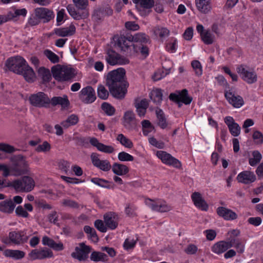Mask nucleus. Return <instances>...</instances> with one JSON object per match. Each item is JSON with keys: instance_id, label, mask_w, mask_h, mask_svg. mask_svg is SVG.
I'll list each match as a JSON object with an SVG mask.
<instances>
[{"instance_id": "f257e3e1", "label": "nucleus", "mask_w": 263, "mask_h": 263, "mask_svg": "<svg viewBox=\"0 0 263 263\" xmlns=\"http://www.w3.org/2000/svg\"><path fill=\"white\" fill-rule=\"evenodd\" d=\"M125 71L119 68L108 73L106 85L111 95L117 99H123L127 92L128 84L124 80Z\"/></svg>"}, {"instance_id": "f03ea898", "label": "nucleus", "mask_w": 263, "mask_h": 263, "mask_svg": "<svg viewBox=\"0 0 263 263\" xmlns=\"http://www.w3.org/2000/svg\"><path fill=\"white\" fill-rule=\"evenodd\" d=\"M8 185L17 193H27L33 189L35 182L31 177L25 176L11 182H9Z\"/></svg>"}, {"instance_id": "7ed1b4c3", "label": "nucleus", "mask_w": 263, "mask_h": 263, "mask_svg": "<svg viewBox=\"0 0 263 263\" xmlns=\"http://www.w3.org/2000/svg\"><path fill=\"white\" fill-rule=\"evenodd\" d=\"M12 165L9 166L10 176H20L27 172L28 164L22 155H16L11 159Z\"/></svg>"}, {"instance_id": "20e7f679", "label": "nucleus", "mask_w": 263, "mask_h": 263, "mask_svg": "<svg viewBox=\"0 0 263 263\" xmlns=\"http://www.w3.org/2000/svg\"><path fill=\"white\" fill-rule=\"evenodd\" d=\"M51 72L54 79L59 81L70 80L75 74L73 69L60 65L53 66L51 68Z\"/></svg>"}, {"instance_id": "39448f33", "label": "nucleus", "mask_w": 263, "mask_h": 263, "mask_svg": "<svg viewBox=\"0 0 263 263\" xmlns=\"http://www.w3.org/2000/svg\"><path fill=\"white\" fill-rule=\"evenodd\" d=\"M28 239V237L24 231H14L10 232L8 236L3 238L2 241L7 245L11 244L18 245L27 242Z\"/></svg>"}, {"instance_id": "423d86ee", "label": "nucleus", "mask_w": 263, "mask_h": 263, "mask_svg": "<svg viewBox=\"0 0 263 263\" xmlns=\"http://www.w3.org/2000/svg\"><path fill=\"white\" fill-rule=\"evenodd\" d=\"M30 103L36 107H47L50 103V99L47 95L43 92H38L31 95L29 97Z\"/></svg>"}, {"instance_id": "0eeeda50", "label": "nucleus", "mask_w": 263, "mask_h": 263, "mask_svg": "<svg viewBox=\"0 0 263 263\" xmlns=\"http://www.w3.org/2000/svg\"><path fill=\"white\" fill-rule=\"evenodd\" d=\"M26 64L25 59L20 56L9 58L6 63V66L10 70L17 74L22 72V70L26 67Z\"/></svg>"}, {"instance_id": "6e6552de", "label": "nucleus", "mask_w": 263, "mask_h": 263, "mask_svg": "<svg viewBox=\"0 0 263 263\" xmlns=\"http://www.w3.org/2000/svg\"><path fill=\"white\" fill-rule=\"evenodd\" d=\"M145 203L154 211L163 213L168 212L172 210V206L165 201L162 199L152 200L147 199L145 200Z\"/></svg>"}, {"instance_id": "1a4fd4ad", "label": "nucleus", "mask_w": 263, "mask_h": 263, "mask_svg": "<svg viewBox=\"0 0 263 263\" xmlns=\"http://www.w3.org/2000/svg\"><path fill=\"white\" fill-rule=\"evenodd\" d=\"M105 60L111 65H124L129 63L127 59L120 55L112 50H108L106 53Z\"/></svg>"}, {"instance_id": "9d476101", "label": "nucleus", "mask_w": 263, "mask_h": 263, "mask_svg": "<svg viewBox=\"0 0 263 263\" xmlns=\"http://www.w3.org/2000/svg\"><path fill=\"white\" fill-rule=\"evenodd\" d=\"M156 156L166 165L172 166L176 168H180L181 166V162L178 159L166 152L157 151Z\"/></svg>"}, {"instance_id": "9b49d317", "label": "nucleus", "mask_w": 263, "mask_h": 263, "mask_svg": "<svg viewBox=\"0 0 263 263\" xmlns=\"http://www.w3.org/2000/svg\"><path fill=\"white\" fill-rule=\"evenodd\" d=\"M79 99L84 103L90 104L96 99L94 89L90 86L83 88L79 92Z\"/></svg>"}, {"instance_id": "f8f14e48", "label": "nucleus", "mask_w": 263, "mask_h": 263, "mask_svg": "<svg viewBox=\"0 0 263 263\" xmlns=\"http://www.w3.org/2000/svg\"><path fill=\"white\" fill-rule=\"evenodd\" d=\"M30 260L44 259L53 256L52 251L47 248L32 250L28 254Z\"/></svg>"}, {"instance_id": "ddd939ff", "label": "nucleus", "mask_w": 263, "mask_h": 263, "mask_svg": "<svg viewBox=\"0 0 263 263\" xmlns=\"http://www.w3.org/2000/svg\"><path fill=\"white\" fill-rule=\"evenodd\" d=\"M34 14L42 20L44 23L49 22L54 17V13L52 10L45 7L36 8L34 10Z\"/></svg>"}, {"instance_id": "4468645a", "label": "nucleus", "mask_w": 263, "mask_h": 263, "mask_svg": "<svg viewBox=\"0 0 263 263\" xmlns=\"http://www.w3.org/2000/svg\"><path fill=\"white\" fill-rule=\"evenodd\" d=\"M90 159L93 165L100 170L107 172L111 168L110 162L107 160H101L99 158V154L93 153L90 155Z\"/></svg>"}, {"instance_id": "2eb2a0df", "label": "nucleus", "mask_w": 263, "mask_h": 263, "mask_svg": "<svg viewBox=\"0 0 263 263\" xmlns=\"http://www.w3.org/2000/svg\"><path fill=\"white\" fill-rule=\"evenodd\" d=\"M90 251V248L89 246L81 243L79 247H76L75 251L71 254V256L80 261H83L88 257Z\"/></svg>"}, {"instance_id": "dca6fc26", "label": "nucleus", "mask_w": 263, "mask_h": 263, "mask_svg": "<svg viewBox=\"0 0 263 263\" xmlns=\"http://www.w3.org/2000/svg\"><path fill=\"white\" fill-rule=\"evenodd\" d=\"M169 98L170 100L177 102H182L186 105L190 104L192 100V98L188 96V92L186 89L182 90L178 94L171 93Z\"/></svg>"}, {"instance_id": "f3484780", "label": "nucleus", "mask_w": 263, "mask_h": 263, "mask_svg": "<svg viewBox=\"0 0 263 263\" xmlns=\"http://www.w3.org/2000/svg\"><path fill=\"white\" fill-rule=\"evenodd\" d=\"M224 122L228 127L231 134L234 137L238 136L240 133V127L235 122L233 117L227 116L225 117Z\"/></svg>"}, {"instance_id": "a211bd4d", "label": "nucleus", "mask_w": 263, "mask_h": 263, "mask_svg": "<svg viewBox=\"0 0 263 263\" xmlns=\"http://www.w3.org/2000/svg\"><path fill=\"white\" fill-rule=\"evenodd\" d=\"M89 142L91 145L96 147L98 151L103 153L111 154L115 151L114 148L112 146L105 145L100 142L99 140L95 137L90 138Z\"/></svg>"}, {"instance_id": "6ab92c4d", "label": "nucleus", "mask_w": 263, "mask_h": 263, "mask_svg": "<svg viewBox=\"0 0 263 263\" xmlns=\"http://www.w3.org/2000/svg\"><path fill=\"white\" fill-rule=\"evenodd\" d=\"M224 96L228 102L235 107L239 108L244 103L241 97L235 95L232 91H226Z\"/></svg>"}, {"instance_id": "aec40b11", "label": "nucleus", "mask_w": 263, "mask_h": 263, "mask_svg": "<svg viewBox=\"0 0 263 263\" xmlns=\"http://www.w3.org/2000/svg\"><path fill=\"white\" fill-rule=\"evenodd\" d=\"M232 242L233 241L230 240L228 241H219L213 246L212 251L217 254H221L233 247V244Z\"/></svg>"}, {"instance_id": "412c9836", "label": "nucleus", "mask_w": 263, "mask_h": 263, "mask_svg": "<svg viewBox=\"0 0 263 263\" xmlns=\"http://www.w3.org/2000/svg\"><path fill=\"white\" fill-rule=\"evenodd\" d=\"M123 124L128 129H130L136 126L135 115L132 110L125 112L123 116Z\"/></svg>"}, {"instance_id": "4be33fe9", "label": "nucleus", "mask_w": 263, "mask_h": 263, "mask_svg": "<svg viewBox=\"0 0 263 263\" xmlns=\"http://www.w3.org/2000/svg\"><path fill=\"white\" fill-rule=\"evenodd\" d=\"M192 199L195 205L202 211H206L208 209V205L201 195L199 192H194L191 196Z\"/></svg>"}, {"instance_id": "5701e85b", "label": "nucleus", "mask_w": 263, "mask_h": 263, "mask_svg": "<svg viewBox=\"0 0 263 263\" xmlns=\"http://www.w3.org/2000/svg\"><path fill=\"white\" fill-rule=\"evenodd\" d=\"M130 37V35L127 36L121 35L118 38L117 45L121 50L126 51L130 46L135 45Z\"/></svg>"}, {"instance_id": "b1692460", "label": "nucleus", "mask_w": 263, "mask_h": 263, "mask_svg": "<svg viewBox=\"0 0 263 263\" xmlns=\"http://www.w3.org/2000/svg\"><path fill=\"white\" fill-rule=\"evenodd\" d=\"M76 32V27L73 24H70L68 27L55 28L54 33L61 37H66L73 35Z\"/></svg>"}, {"instance_id": "393cba45", "label": "nucleus", "mask_w": 263, "mask_h": 263, "mask_svg": "<svg viewBox=\"0 0 263 263\" xmlns=\"http://www.w3.org/2000/svg\"><path fill=\"white\" fill-rule=\"evenodd\" d=\"M195 5L197 10L202 13L207 14L212 10L210 0H195Z\"/></svg>"}, {"instance_id": "a878e982", "label": "nucleus", "mask_w": 263, "mask_h": 263, "mask_svg": "<svg viewBox=\"0 0 263 263\" xmlns=\"http://www.w3.org/2000/svg\"><path fill=\"white\" fill-rule=\"evenodd\" d=\"M217 213L219 216L226 220H233L237 218V215L235 212L224 207L218 208Z\"/></svg>"}, {"instance_id": "bb28decb", "label": "nucleus", "mask_w": 263, "mask_h": 263, "mask_svg": "<svg viewBox=\"0 0 263 263\" xmlns=\"http://www.w3.org/2000/svg\"><path fill=\"white\" fill-rule=\"evenodd\" d=\"M105 225L110 229H115L118 226V218L114 213H108L104 216Z\"/></svg>"}, {"instance_id": "cd10ccee", "label": "nucleus", "mask_w": 263, "mask_h": 263, "mask_svg": "<svg viewBox=\"0 0 263 263\" xmlns=\"http://www.w3.org/2000/svg\"><path fill=\"white\" fill-rule=\"evenodd\" d=\"M133 3L137 5V8L141 11V15H145L146 13L141 9H149L154 5V0H132Z\"/></svg>"}, {"instance_id": "c85d7f7f", "label": "nucleus", "mask_w": 263, "mask_h": 263, "mask_svg": "<svg viewBox=\"0 0 263 263\" xmlns=\"http://www.w3.org/2000/svg\"><path fill=\"white\" fill-rule=\"evenodd\" d=\"M3 254L5 257L13 258L15 260H19L23 257L25 255L24 252L18 250H11L6 249L4 252Z\"/></svg>"}, {"instance_id": "c756f323", "label": "nucleus", "mask_w": 263, "mask_h": 263, "mask_svg": "<svg viewBox=\"0 0 263 263\" xmlns=\"http://www.w3.org/2000/svg\"><path fill=\"white\" fill-rule=\"evenodd\" d=\"M156 114L157 118L158 125L160 128L162 129L168 128V126L171 125V123L167 121L163 111L161 109L157 108L156 110Z\"/></svg>"}, {"instance_id": "7c9ffc66", "label": "nucleus", "mask_w": 263, "mask_h": 263, "mask_svg": "<svg viewBox=\"0 0 263 263\" xmlns=\"http://www.w3.org/2000/svg\"><path fill=\"white\" fill-rule=\"evenodd\" d=\"M50 103L53 105H60L62 108H66L69 105V101L66 95L62 97H54L50 99Z\"/></svg>"}, {"instance_id": "2f4dec72", "label": "nucleus", "mask_w": 263, "mask_h": 263, "mask_svg": "<svg viewBox=\"0 0 263 263\" xmlns=\"http://www.w3.org/2000/svg\"><path fill=\"white\" fill-rule=\"evenodd\" d=\"M15 204L11 199L6 200L0 202V211L6 213L13 212Z\"/></svg>"}, {"instance_id": "473e14b6", "label": "nucleus", "mask_w": 263, "mask_h": 263, "mask_svg": "<svg viewBox=\"0 0 263 263\" xmlns=\"http://www.w3.org/2000/svg\"><path fill=\"white\" fill-rule=\"evenodd\" d=\"M67 9L69 14L75 20L84 19L87 17L89 15L88 11H85L80 13L77 12L75 8L72 7L68 6Z\"/></svg>"}, {"instance_id": "72a5a7b5", "label": "nucleus", "mask_w": 263, "mask_h": 263, "mask_svg": "<svg viewBox=\"0 0 263 263\" xmlns=\"http://www.w3.org/2000/svg\"><path fill=\"white\" fill-rule=\"evenodd\" d=\"M151 100L156 105H159L162 100V92L160 89H153L149 94Z\"/></svg>"}, {"instance_id": "f704fd0d", "label": "nucleus", "mask_w": 263, "mask_h": 263, "mask_svg": "<svg viewBox=\"0 0 263 263\" xmlns=\"http://www.w3.org/2000/svg\"><path fill=\"white\" fill-rule=\"evenodd\" d=\"M111 167L114 173L119 176L125 175L129 171L127 166L122 164L115 163Z\"/></svg>"}, {"instance_id": "c9c22d12", "label": "nucleus", "mask_w": 263, "mask_h": 263, "mask_svg": "<svg viewBox=\"0 0 263 263\" xmlns=\"http://www.w3.org/2000/svg\"><path fill=\"white\" fill-rule=\"evenodd\" d=\"M25 67L22 70V72H20L19 74L23 75L24 78L28 82H33L35 79V73L33 69L27 64L25 65Z\"/></svg>"}, {"instance_id": "e433bc0d", "label": "nucleus", "mask_w": 263, "mask_h": 263, "mask_svg": "<svg viewBox=\"0 0 263 263\" xmlns=\"http://www.w3.org/2000/svg\"><path fill=\"white\" fill-rule=\"evenodd\" d=\"M262 159L260 153L258 151H254L251 152L249 159V164L252 166L257 165Z\"/></svg>"}, {"instance_id": "4c0bfd02", "label": "nucleus", "mask_w": 263, "mask_h": 263, "mask_svg": "<svg viewBox=\"0 0 263 263\" xmlns=\"http://www.w3.org/2000/svg\"><path fill=\"white\" fill-rule=\"evenodd\" d=\"M131 36L132 42L140 43L141 45L147 44L150 42L149 39L148 35L145 33H138L135 34L134 36Z\"/></svg>"}, {"instance_id": "58836bf2", "label": "nucleus", "mask_w": 263, "mask_h": 263, "mask_svg": "<svg viewBox=\"0 0 263 263\" xmlns=\"http://www.w3.org/2000/svg\"><path fill=\"white\" fill-rule=\"evenodd\" d=\"M79 121L78 117L72 114L70 115L66 120L63 121L61 123V125L64 128H68L71 126L76 125Z\"/></svg>"}, {"instance_id": "ea45409f", "label": "nucleus", "mask_w": 263, "mask_h": 263, "mask_svg": "<svg viewBox=\"0 0 263 263\" xmlns=\"http://www.w3.org/2000/svg\"><path fill=\"white\" fill-rule=\"evenodd\" d=\"M116 140L125 147L131 148L133 147L132 141L122 134L118 135Z\"/></svg>"}, {"instance_id": "a19ab883", "label": "nucleus", "mask_w": 263, "mask_h": 263, "mask_svg": "<svg viewBox=\"0 0 263 263\" xmlns=\"http://www.w3.org/2000/svg\"><path fill=\"white\" fill-rule=\"evenodd\" d=\"M37 72L39 76L42 78L44 82H48L51 78V74L48 69L41 67L38 69Z\"/></svg>"}, {"instance_id": "79ce46f5", "label": "nucleus", "mask_w": 263, "mask_h": 263, "mask_svg": "<svg viewBox=\"0 0 263 263\" xmlns=\"http://www.w3.org/2000/svg\"><path fill=\"white\" fill-rule=\"evenodd\" d=\"M201 37L204 43L207 45L212 44L215 40V35L210 30H206Z\"/></svg>"}, {"instance_id": "37998d69", "label": "nucleus", "mask_w": 263, "mask_h": 263, "mask_svg": "<svg viewBox=\"0 0 263 263\" xmlns=\"http://www.w3.org/2000/svg\"><path fill=\"white\" fill-rule=\"evenodd\" d=\"M107 257L105 254L100 252H93L90 255V259L93 261H105Z\"/></svg>"}, {"instance_id": "c03bdc74", "label": "nucleus", "mask_w": 263, "mask_h": 263, "mask_svg": "<svg viewBox=\"0 0 263 263\" xmlns=\"http://www.w3.org/2000/svg\"><path fill=\"white\" fill-rule=\"evenodd\" d=\"M91 181L95 184L104 188L110 189L112 187V184L111 183L103 179L93 178L91 179Z\"/></svg>"}, {"instance_id": "a18cd8bd", "label": "nucleus", "mask_w": 263, "mask_h": 263, "mask_svg": "<svg viewBox=\"0 0 263 263\" xmlns=\"http://www.w3.org/2000/svg\"><path fill=\"white\" fill-rule=\"evenodd\" d=\"M84 231L86 233L89 235L88 237H90L93 242H97L98 241V237L93 228L88 226H86L84 228Z\"/></svg>"}, {"instance_id": "49530a36", "label": "nucleus", "mask_w": 263, "mask_h": 263, "mask_svg": "<svg viewBox=\"0 0 263 263\" xmlns=\"http://www.w3.org/2000/svg\"><path fill=\"white\" fill-rule=\"evenodd\" d=\"M44 55L52 63L59 62V57L58 55L49 49H45L43 52Z\"/></svg>"}, {"instance_id": "de8ad7c7", "label": "nucleus", "mask_w": 263, "mask_h": 263, "mask_svg": "<svg viewBox=\"0 0 263 263\" xmlns=\"http://www.w3.org/2000/svg\"><path fill=\"white\" fill-rule=\"evenodd\" d=\"M97 93L98 97L102 100H106L109 96L107 90L105 88L104 86L102 84L98 85Z\"/></svg>"}, {"instance_id": "09e8293b", "label": "nucleus", "mask_w": 263, "mask_h": 263, "mask_svg": "<svg viewBox=\"0 0 263 263\" xmlns=\"http://www.w3.org/2000/svg\"><path fill=\"white\" fill-rule=\"evenodd\" d=\"M154 33L155 35L162 39L167 36L170 33V31L166 28L157 27L154 29Z\"/></svg>"}, {"instance_id": "8fccbe9b", "label": "nucleus", "mask_w": 263, "mask_h": 263, "mask_svg": "<svg viewBox=\"0 0 263 263\" xmlns=\"http://www.w3.org/2000/svg\"><path fill=\"white\" fill-rule=\"evenodd\" d=\"M75 6L79 9L85 11H88L87 7L88 6V0H72Z\"/></svg>"}, {"instance_id": "3c124183", "label": "nucleus", "mask_w": 263, "mask_h": 263, "mask_svg": "<svg viewBox=\"0 0 263 263\" xmlns=\"http://www.w3.org/2000/svg\"><path fill=\"white\" fill-rule=\"evenodd\" d=\"M137 240V238L128 237L126 238L123 243L124 248L125 250H128L134 248L136 245Z\"/></svg>"}, {"instance_id": "603ef678", "label": "nucleus", "mask_w": 263, "mask_h": 263, "mask_svg": "<svg viewBox=\"0 0 263 263\" xmlns=\"http://www.w3.org/2000/svg\"><path fill=\"white\" fill-rule=\"evenodd\" d=\"M252 137L255 144H261L263 143V135L261 132L253 130Z\"/></svg>"}, {"instance_id": "864d4df0", "label": "nucleus", "mask_w": 263, "mask_h": 263, "mask_svg": "<svg viewBox=\"0 0 263 263\" xmlns=\"http://www.w3.org/2000/svg\"><path fill=\"white\" fill-rule=\"evenodd\" d=\"M101 108L108 116H112L115 112L114 107L108 103H103L101 105Z\"/></svg>"}, {"instance_id": "5fc2aeb1", "label": "nucleus", "mask_w": 263, "mask_h": 263, "mask_svg": "<svg viewBox=\"0 0 263 263\" xmlns=\"http://www.w3.org/2000/svg\"><path fill=\"white\" fill-rule=\"evenodd\" d=\"M177 47V41L176 39L172 40L166 45V50L171 53L175 52Z\"/></svg>"}, {"instance_id": "6e6d98bb", "label": "nucleus", "mask_w": 263, "mask_h": 263, "mask_svg": "<svg viewBox=\"0 0 263 263\" xmlns=\"http://www.w3.org/2000/svg\"><path fill=\"white\" fill-rule=\"evenodd\" d=\"M191 65L197 76H200L202 74V66L199 61L194 60L192 62Z\"/></svg>"}, {"instance_id": "4d7b16f0", "label": "nucleus", "mask_w": 263, "mask_h": 263, "mask_svg": "<svg viewBox=\"0 0 263 263\" xmlns=\"http://www.w3.org/2000/svg\"><path fill=\"white\" fill-rule=\"evenodd\" d=\"M134 49L136 52H138L139 51L141 53V55L144 57H146L149 54V49L147 46L143 45H141L138 48L137 45H134Z\"/></svg>"}, {"instance_id": "13d9d810", "label": "nucleus", "mask_w": 263, "mask_h": 263, "mask_svg": "<svg viewBox=\"0 0 263 263\" xmlns=\"http://www.w3.org/2000/svg\"><path fill=\"white\" fill-rule=\"evenodd\" d=\"M50 148V144L47 141H44L42 144L37 145L35 149L37 152L46 153L49 152Z\"/></svg>"}, {"instance_id": "bf43d9fd", "label": "nucleus", "mask_w": 263, "mask_h": 263, "mask_svg": "<svg viewBox=\"0 0 263 263\" xmlns=\"http://www.w3.org/2000/svg\"><path fill=\"white\" fill-rule=\"evenodd\" d=\"M118 158L121 161H132L134 160V157L124 152L118 154Z\"/></svg>"}, {"instance_id": "052dcab7", "label": "nucleus", "mask_w": 263, "mask_h": 263, "mask_svg": "<svg viewBox=\"0 0 263 263\" xmlns=\"http://www.w3.org/2000/svg\"><path fill=\"white\" fill-rule=\"evenodd\" d=\"M230 241H233L232 243L233 244V247H235L237 249V252L239 253H242L245 251V246L244 244H242L239 240L236 239H231Z\"/></svg>"}, {"instance_id": "680f3d73", "label": "nucleus", "mask_w": 263, "mask_h": 263, "mask_svg": "<svg viewBox=\"0 0 263 263\" xmlns=\"http://www.w3.org/2000/svg\"><path fill=\"white\" fill-rule=\"evenodd\" d=\"M148 141L151 145L158 148H163L164 147V143L163 142L157 140V139L154 137L149 138L148 139Z\"/></svg>"}, {"instance_id": "e2e57ef3", "label": "nucleus", "mask_w": 263, "mask_h": 263, "mask_svg": "<svg viewBox=\"0 0 263 263\" xmlns=\"http://www.w3.org/2000/svg\"><path fill=\"white\" fill-rule=\"evenodd\" d=\"M15 148L12 146L8 144L1 143L0 151L8 153H11L14 151Z\"/></svg>"}, {"instance_id": "0e129e2a", "label": "nucleus", "mask_w": 263, "mask_h": 263, "mask_svg": "<svg viewBox=\"0 0 263 263\" xmlns=\"http://www.w3.org/2000/svg\"><path fill=\"white\" fill-rule=\"evenodd\" d=\"M168 72V71L164 72L162 70H157L153 75V79L155 81H159L165 77Z\"/></svg>"}, {"instance_id": "69168bd1", "label": "nucleus", "mask_w": 263, "mask_h": 263, "mask_svg": "<svg viewBox=\"0 0 263 263\" xmlns=\"http://www.w3.org/2000/svg\"><path fill=\"white\" fill-rule=\"evenodd\" d=\"M246 66L245 65H239L237 68V71L241 77L242 79L246 81L247 80Z\"/></svg>"}, {"instance_id": "338daca9", "label": "nucleus", "mask_w": 263, "mask_h": 263, "mask_svg": "<svg viewBox=\"0 0 263 263\" xmlns=\"http://www.w3.org/2000/svg\"><path fill=\"white\" fill-rule=\"evenodd\" d=\"M0 172H2V175L4 177L10 176L9 166L4 163H0Z\"/></svg>"}, {"instance_id": "774afa93", "label": "nucleus", "mask_w": 263, "mask_h": 263, "mask_svg": "<svg viewBox=\"0 0 263 263\" xmlns=\"http://www.w3.org/2000/svg\"><path fill=\"white\" fill-rule=\"evenodd\" d=\"M95 227L101 232H105L107 231L106 226L104 225L103 222L101 220H96L95 221Z\"/></svg>"}]
</instances>
